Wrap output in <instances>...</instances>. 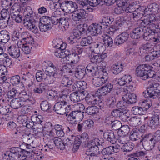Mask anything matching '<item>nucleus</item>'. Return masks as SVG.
Returning a JSON list of instances; mask_svg holds the SVG:
<instances>
[{
	"mask_svg": "<svg viewBox=\"0 0 160 160\" xmlns=\"http://www.w3.org/2000/svg\"><path fill=\"white\" fill-rule=\"evenodd\" d=\"M141 35L145 40H152L155 44L160 42V32L158 28H149L141 26Z\"/></svg>",
	"mask_w": 160,
	"mask_h": 160,
	"instance_id": "nucleus-1",
	"label": "nucleus"
},
{
	"mask_svg": "<svg viewBox=\"0 0 160 160\" xmlns=\"http://www.w3.org/2000/svg\"><path fill=\"white\" fill-rule=\"evenodd\" d=\"M25 18L23 24L27 29L34 33L38 32V29L35 25L36 21L34 18L33 12L30 7L25 8L24 10Z\"/></svg>",
	"mask_w": 160,
	"mask_h": 160,
	"instance_id": "nucleus-2",
	"label": "nucleus"
},
{
	"mask_svg": "<svg viewBox=\"0 0 160 160\" xmlns=\"http://www.w3.org/2000/svg\"><path fill=\"white\" fill-rule=\"evenodd\" d=\"M24 149H22L18 147L11 148L9 151H6L3 156L8 160H18L23 154Z\"/></svg>",
	"mask_w": 160,
	"mask_h": 160,
	"instance_id": "nucleus-3",
	"label": "nucleus"
},
{
	"mask_svg": "<svg viewBox=\"0 0 160 160\" xmlns=\"http://www.w3.org/2000/svg\"><path fill=\"white\" fill-rule=\"evenodd\" d=\"M145 97L156 98L160 94V84L158 83H152L147 88L146 91L143 92Z\"/></svg>",
	"mask_w": 160,
	"mask_h": 160,
	"instance_id": "nucleus-4",
	"label": "nucleus"
},
{
	"mask_svg": "<svg viewBox=\"0 0 160 160\" xmlns=\"http://www.w3.org/2000/svg\"><path fill=\"white\" fill-rule=\"evenodd\" d=\"M139 143L142 145L145 149L148 150L154 147L155 142L153 138H149V134H145L142 136Z\"/></svg>",
	"mask_w": 160,
	"mask_h": 160,
	"instance_id": "nucleus-5",
	"label": "nucleus"
},
{
	"mask_svg": "<svg viewBox=\"0 0 160 160\" xmlns=\"http://www.w3.org/2000/svg\"><path fill=\"white\" fill-rule=\"evenodd\" d=\"M61 8L62 11L66 13H71L77 9L78 6L75 3L71 1H66L60 2Z\"/></svg>",
	"mask_w": 160,
	"mask_h": 160,
	"instance_id": "nucleus-6",
	"label": "nucleus"
},
{
	"mask_svg": "<svg viewBox=\"0 0 160 160\" xmlns=\"http://www.w3.org/2000/svg\"><path fill=\"white\" fill-rule=\"evenodd\" d=\"M146 12H145V7L144 6H139L134 11L132 14L133 18L134 20L137 22V24L140 26V23L139 21L142 20L141 18L142 16L145 14Z\"/></svg>",
	"mask_w": 160,
	"mask_h": 160,
	"instance_id": "nucleus-7",
	"label": "nucleus"
},
{
	"mask_svg": "<svg viewBox=\"0 0 160 160\" xmlns=\"http://www.w3.org/2000/svg\"><path fill=\"white\" fill-rule=\"evenodd\" d=\"M148 67L149 68V65L147 64H142L138 66L136 69L137 76L140 77L143 80H146V73L148 70Z\"/></svg>",
	"mask_w": 160,
	"mask_h": 160,
	"instance_id": "nucleus-8",
	"label": "nucleus"
},
{
	"mask_svg": "<svg viewBox=\"0 0 160 160\" xmlns=\"http://www.w3.org/2000/svg\"><path fill=\"white\" fill-rule=\"evenodd\" d=\"M160 116V112H154L151 119L147 123V125L152 129L157 128L159 126Z\"/></svg>",
	"mask_w": 160,
	"mask_h": 160,
	"instance_id": "nucleus-9",
	"label": "nucleus"
},
{
	"mask_svg": "<svg viewBox=\"0 0 160 160\" xmlns=\"http://www.w3.org/2000/svg\"><path fill=\"white\" fill-rule=\"evenodd\" d=\"M144 127V126H142L139 129H133L131 132L130 134L129 138L131 140L136 141L142 138V136L143 135H140L139 132H145V130L143 128Z\"/></svg>",
	"mask_w": 160,
	"mask_h": 160,
	"instance_id": "nucleus-10",
	"label": "nucleus"
},
{
	"mask_svg": "<svg viewBox=\"0 0 160 160\" xmlns=\"http://www.w3.org/2000/svg\"><path fill=\"white\" fill-rule=\"evenodd\" d=\"M88 30L91 35L96 36L101 34L103 29L102 25L100 24H92L89 26Z\"/></svg>",
	"mask_w": 160,
	"mask_h": 160,
	"instance_id": "nucleus-11",
	"label": "nucleus"
},
{
	"mask_svg": "<svg viewBox=\"0 0 160 160\" xmlns=\"http://www.w3.org/2000/svg\"><path fill=\"white\" fill-rule=\"evenodd\" d=\"M113 85L111 83H107V84L101 87L96 92V94L99 97L100 96H104L110 93L113 89Z\"/></svg>",
	"mask_w": 160,
	"mask_h": 160,
	"instance_id": "nucleus-12",
	"label": "nucleus"
},
{
	"mask_svg": "<svg viewBox=\"0 0 160 160\" xmlns=\"http://www.w3.org/2000/svg\"><path fill=\"white\" fill-rule=\"evenodd\" d=\"M90 48L91 52L97 54H99L104 50L103 43L98 42H93Z\"/></svg>",
	"mask_w": 160,
	"mask_h": 160,
	"instance_id": "nucleus-13",
	"label": "nucleus"
},
{
	"mask_svg": "<svg viewBox=\"0 0 160 160\" xmlns=\"http://www.w3.org/2000/svg\"><path fill=\"white\" fill-rule=\"evenodd\" d=\"M93 125V122L92 120H86L78 125L77 129L79 132H82L88 130L92 128Z\"/></svg>",
	"mask_w": 160,
	"mask_h": 160,
	"instance_id": "nucleus-14",
	"label": "nucleus"
},
{
	"mask_svg": "<svg viewBox=\"0 0 160 160\" xmlns=\"http://www.w3.org/2000/svg\"><path fill=\"white\" fill-rule=\"evenodd\" d=\"M43 70H45L46 75H56L57 68L53 63H50L48 66L46 63H43L42 65Z\"/></svg>",
	"mask_w": 160,
	"mask_h": 160,
	"instance_id": "nucleus-15",
	"label": "nucleus"
},
{
	"mask_svg": "<svg viewBox=\"0 0 160 160\" xmlns=\"http://www.w3.org/2000/svg\"><path fill=\"white\" fill-rule=\"evenodd\" d=\"M85 91L75 92L72 93L70 95V100L73 102H78L84 99L85 98Z\"/></svg>",
	"mask_w": 160,
	"mask_h": 160,
	"instance_id": "nucleus-16",
	"label": "nucleus"
},
{
	"mask_svg": "<svg viewBox=\"0 0 160 160\" xmlns=\"http://www.w3.org/2000/svg\"><path fill=\"white\" fill-rule=\"evenodd\" d=\"M7 50L10 55L13 58H18L20 56V50L18 47L12 45L8 47Z\"/></svg>",
	"mask_w": 160,
	"mask_h": 160,
	"instance_id": "nucleus-17",
	"label": "nucleus"
},
{
	"mask_svg": "<svg viewBox=\"0 0 160 160\" xmlns=\"http://www.w3.org/2000/svg\"><path fill=\"white\" fill-rule=\"evenodd\" d=\"M67 102H58L54 106V110L58 114L63 115L65 114V106L67 105Z\"/></svg>",
	"mask_w": 160,
	"mask_h": 160,
	"instance_id": "nucleus-18",
	"label": "nucleus"
},
{
	"mask_svg": "<svg viewBox=\"0 0 160 160\" xmlns=\"http://www.w3.org/2000/svg\"><path fill=\"white\" fill-rule=\"evenodd\" d=\"M122 3L125 8V9H123L124 12L127 13L133 12L135 10H136L140 5H137L138 4H139V2L137 3L136 1L133 2L132 3L128 5V6L127 3L125 2H122Z\"/></svg>",
	"mask_w": 160,
	"mask_h": 160,
	"instance_id": "nucleus-19",
	"label": "nucleus"
},
{
	"mask_svg": "<svg viewBox=\"0 0 160 160\" xmlns=\"http://www.w3.org/2000/svg\"><path fill=\"white\" fill-rule=\"evenodd\" d=\"M22 80H24L26 84L29 87L32 86L33 84L34 80V76L29 72H27L26 73L23 74V76L22 77Z\"/></svg>",
	"mask_w": 160,
	"mask_h": 160,
	"instance_id": "nucleus-20",
	"label": "nucleus"
},
{
	"mask_svg": "<svg viewBox=\"0 0 160 160\" xmlns=\"http://www.w3.org/2000/svg\"><path fill=\"white\" fill-rule=\"evenodd\" d=\"M129 34L126 32H123L115 39L114 43L117 45L122 44L128 39Z\"/></svg>",
	"mask_w": 160,
	"mask_h": 160,
	"instance_id": "nucleus-21",
	"label": "nucleus"
},
{
	"mask_svg": "<svg viewBox=\"0 0 160 160\" xmlns=\"http://www.w3.org/2000/svg\"><path fill=\"white\" fill-rule=\"evenodd\" d=\"M87 92L85 91V98L88 104H95L98 102V101H99L100 97L98 96H97V94H96V93L95 95H88V96H87Z\"/></svg>",
	"mask_w": 160,
	"mask_h": 160,
	"instance_id": "nucleus-22",
	"label": "nucleus"
},
{
	"mask_svg": "<svg viewBox=\"0 0 160 160\" xmlns=\"http://www.w3.org/2000/svg\"><path fill=\"white\" fill-rule=\"evenodd\" d=\"M82 115L81 112L78 111L72 112L68 115V117H70V123L72 124H76V120L81 119Z\"/></svg>",
	"mask_w": 160,
	"mask_h": 160,
	"instance_id": "nucleus-23",
	"label": "nucleus"
},
{
	"mask_svg": "<svg viewBox=\"0 0 160 160\" xmlns=\"http://www.w3.org/2000/svg\"><path fill=\"white\" fill-rule=\"evenodd\" d=\"M88 5L93 7H96L99 4L103 5L106 4L107 5L110 6L112 4L111 0H88Z\"/></svg>",
	"mask_w": 160,
	"mask_h": 160,
	"instance_id": "nucleus-24",
	"label": "nucleus"
},
{
	"mask_svg": "<svg viewBox=\"0 0 160 160\" xmlns=\"http://www.w3.org/2000/svg\"><path fill=\"white\" fill-rule=\"evenodd\" d=\"M124 76L126 86V88L124 89L126 90L128 92H130L134 90V83L132 82V78L130 75H124Z\"/></svg>",
	"mask_w": 160,
	"mask_h": 160,
	"instance_id": "nucleus-25",
	"label": "nucleus"
},
{
	"mask_svg": "<svg viewBox=\"0 0 160 160\" xmlns=\"http://www.w3.org/2000/svg\"><path fill=\"white\" fill-rule=\"evenodd\" d=\"M103 136L105 139L112 144H115L117 141V139L112 131L108 130L105 131L103 133Z\"/></svg>",
	"mask_w": 160,
	"mask_h": 160,
	"instance_id": "nucleus-26",
	"label": "nucleus"
},
{
	"mask_svg": "<svg viewBox=\"0 0 160 160\" xmlns=\"http://www.w3.org/2000/svg\"><path fill=\"white\" fill-rule=\"evenodd\" d=\"M122 98L124 100H126L128 105L135 103L137 100L136 95L133 93L126 94Z\"/></svg>",
	"mask_w": 160,
	"mask_h": 160,
	"instance_id": "nucleus-27",
	"label": "nucleus"
},
{
	"mask_svg": "<svg viewBox=\"0 0 160 160\" xmlns=\"http://www.w3.org/2000/svg\"><path fill=\"white\" fill-rule=\"evenodd\" d=\"M154 50V46L150 43H147L144 44L140 48V53L142 54V52H152Z\"/></svg>",
	"mask_w": 160,
	"mask_h": 160,
	"instance_id": "nucleus-28",
	"label": "nucleus"
},
{
	"mask_svg": "<svg viewBox=\"0 0 160 160\" xmlns=\"http://www.w3.org/2000/svg\"><path fill=\"white\" fill-rule=\"evenodd\" d=\"M150 12H146L145 14H146L148 17V19H149V21L152 24L154 28H158V27L156 24L157 22L160 21V17L159 16L156 17L154 14H151L149 13Z\"/></svg>",
	"mask_w": 160,
	"mask_h": 160,
	"instance_id": "nucleus-29",
	"label": "nucleus"
},
{
	"mask_svg": "<svg viewBox=\"0 0 160 160\" xmlns=\"http://www.w3.org/2000/svg\"><path fill=\"white\" fill-rule=\"evenodd\" d=\"M66 59L71 63L76 64L79 61V56L77 53L72 51V53L68 54Z\"/></svg>",
	"mask_w": 160,
	"mask_h": 160,
	"instance_id": "nucleus-30",
	"label": "nucleus"
},
{
	"mask_svg": "<svg viewBox=\"0 0 160 160\" xmlns=\"http://www.w3.org/2000/svg\"><path fill=\"white\" fill-rule=\"evenodd\" d=\"M9 32L6 30H2L0 32V42L6 43L10 39Z\"/></svg>",
	"mask_w": 160,
	"mask_h": 160,
	"instance_id": "nucleus-31",
	"label": "nucleus"
},
{
	"mask_svg": "<svg viewBox=\"0 0 160 160\" xmlns=\"http://www.w3.org/2000/svg\"><path fill=\"white\" fill-rule=\"evenodd\" d=\"M160 9V5L156 3H153L148 6L146 8L145 7V12H152L157 13L159 12Z\"/></svg>",
	"mask_w": 160,
	"mask_h": 160,
	"instance_id": "nucleus-32",
	"label": "nucleus"
},
{
	"mask_svg": "<svg viewBox=\"0 0 160 160\" xmlns=\"http://www.w3.org/2000/svg\"><path fill=\"white\" fill-rule=\"evenodd\" d=\"M11 106L14 109H18L23 106V102L20 98H15L12 100L10 102Z\"/></svg>",
	"mask_w": 160,
	"mask_h": 160,
	"instance_id": "nucleus-33",
	"label": "nucleus"
},
{
	"mask_svg": "<svg viewBox=\"0 0 160 160\" xmlns=\"http://www.w3.org/2000/svg\"><path fill=\"white\" fill-rule=\"evenodd\" d=\"M86 72L84 68L81 69L79 67L76 68L75 69V76L76 78L79 79H82L85 75Z\"/></svg>",
	"mask_w": 160,
	"mask_h": 160,
	"instance_id": "nucleus-34",
	"label": "nucleus"
},
{
	"mask_svg": "<svg viewBox=\"0 0 160 160\" xmlns=\"http://www.w3.org/2000/svg\"><path fill=\"white\" fill-rule=\"evenodd\" d=\"M89 139V136L87 133L83 132L79 137L76 138V141H78L76 143H78L77 148H79L80 145L82 143L86 142V140Z\"/></svg>",
	"mask_w": 160,
	"mask_h": 160,
	"instance_id": "nucleus-35",
	"label": "nucleus"
},
{
	"mask_svg": "<svg viewBox=\"0 0 160 160\" xmlns=\"http://www.w3.org/2000/svg\"><path fill=\"white\" fill-rule=\"evenodd\" d=\"M53 127L57 136L61 137L64 136L65 133L63 131L64 128L62 126L56 124Z\"/></svg>",
	"mask_w": 160,
	"mask_h": 160,
	"instance_id": "nucleus-36",
	"label": "nucleus"
},
{
	"mask_svg": "<svg viewBox=\"0 0 160 160\" xmlns=\"http://www.w3.org/2000/svg\"><path fill=\"white\" fill-rule=\"evenodd\" d=\"M141 26L135 28L131 33V38L134 39H138L141 36Z\"/></svg>",
	"mask_w": 160,
	"mask_h": 160,
	"instance_id": "nucleus-37",
	"label": "nucleus"
},
{
	"mask_svg": "<svg viewBox=\"0 0 160 160\" xmlns=\"http://www.w3.org/2000/svg\"><path fill=\"white\" fill-rule=\"evenodd\" d=\"M21 112H24L22 114L19 115L17 120L19 123L22 124L23 126H25V124L27 122V121L28 120V118L27 115L24 114L25 113L24 110L22 109Z\"/></svg>",
	"mask_w": 160,
	"mask_h": 160,
	"instance_id": "nucleus-38",
	"label": "nucleus"
},
{
	"mask_svg": "<svg viewBox=\"0 0 160 160\" xmlns=\"http://www.w3.org/2000/svg\"><path fill=\"white\" fill-rule=\"evenodd\" d=\"M77 137L74 135H72L69 136V137L66 140L67 142H69L71 144H73V148L77 150L78 148H77V145L78 143H76L78 141H76V138Z\"/></svg>",
	"mask_w": 160,
	"mask_h": 160,
	"instance_id": "nucleus-39",
	"label": "nucleus"
},
{
	"mask_svg": "<svg viewBox=\"0 0 160 160\" xmlns=\"http://www.w3.org/2000/svg\"><path fill=\"white\" fill-rule=\"evenodd\" d=\"M134 144L129 142L124 144L121 148L122 150L124 152H128L132 151L134 147Z\"/></svg>",
	"mask_w": 160,
	"mask_h": 160,
	"instance_id": "nucleus-40",
	"label": "nucleus"
},
{
	"mask_svg": "<svg viewBox=\"0 0 160 160\" xmlns=\"http://www.w3.org/2000/svg\"><path fill=\"white\" fill-rule=\"evenodd\" d=\"M92 42V37L90 36H88L81 39L80 44L82 46H86L90 44L91 45L93 43Z\"/></svg>",
	"mask_w": 160,
	"mask_h": 160,
	"instance_id": "nucleus-41",
	"label": "nucleus"
},
{
	"mask_svg": "<svg viewBox=\"0 0 160 160\" xmlns=\"http://www.w3.org/2000/svg\"><path fill=\"white\" fill-rule=\"evenodd\" d=\"M85 29L83 28H81L80 30L74 29L73 30V34L71 35L78 39L85 32Z\"/></svg>",
	"mask_w": 160,
	"mask_h": 160,
	"instance_id": "nucleus-42",
	"label": "nucleus"
},
{
	"mask_svg": "<svg viewBox=\"0 0 160 160\" xmlns=\"http://www.w3.org/2000/svg\"><path fill=\"white\" fill-rule=\"evenodd\" d=\"M43 71L44 72L42 71L38 70L36 74V78L37 81L40 82L43 80L45 81L47 75L45 73L44 70Z\"/></svg>",
	"mask_w": 160,
	"mask_h": 160,
	"instance_id": "nucleus-43",
	"label": "nucleus"
},
{
	"mask_svg": "<svg viewBox=\"0 0 160 160\" xmlns=\"http://www.w3.org/2000/svg\"><path fill=\"white\" fill-rule=\"evenodd\" d=\"M123 67V65L122 64L118 63L113 65L112 69L113 73L115 74H118L122 71Z\"/></svg>",
	"mask_w": 160,
	"mask_h": 160,
	"instance_id": "nucleus-44",
	"label": "nucleus"
},
{
	"mask_svg": "<svg viewBox=\"0 0 160 160\" xmlns=\"http://www.w3.org/2000/svg\"><path fill=\"white\" fill-rule=\"evenodd\" d=\"M112 148L110 146L108 147L104 148L100 153L102 157L104 159H106L108 158V156L111 154L112 153Z\"/></svg>",
	"mask_w": 160,
	"mask_h": 160,
	"instance_id": "nucleus-45",
	"label": "nucleus"
},
{
	"mask_svg": "<svg viewBox=\"0 0 160 160\" xmlns=\"http://www.w3.org/2000/svg\"><path fill=\"white\" fill-rule=\"evenodd\" d=\"M86 112L88 115L95 114L98 112V108L95 106H89L86 108Z\"/></svg>",
	"mask_w": 160,
	"mask_h": 160,
	"instance_id": "nucleus-46",
	"label": "nucleus"
},
{
	"mask_svg": "<svg viewBox=\"0 0 160 160\" xmlns=\"http://www.w3.org/2000/svg\"><path fill=\"white\" fill-rule=\"evenodd\" d=\"M32 135L30 133H25L22 136V139L25 143H32L33 142V138L31 137Z\"/></svg>",
	"mask_w": 160,
	"mask_h": 160,
	"instance_id": "nucleus-47",
	"label": "nucleus"
},
{
	"mask_svg": "<svg viewBox=\"0 0 160 160\" xmlns=\"http://www.w3.org/2000/svg\"><path fill=\"white\" fill-rule=\"evenodd\" d=\"M51 107V104L47 101H42L40 104L41 109L44 111L50 112Z\"/></svg>",
	"mask_w": 160,
	"mask_h": 160,
	"instance_id": "nucleus-48",
	"label": "nucleus"
},
{
	"mask_svg": "<svg viewBox=\"0 0 160 160\" xmlns=\"http://www.w3.org/2000/svg\"><path fill=\"white\" fill-rule=\"evenodd\" d=\"M139 22L140 23V26H145L149 25V28H154L152 24L151 23L150 21H149V19L146 14L144 20L139 21Z\"/></svg>",
	"mask_w": 160,
	"mask_h": 160,
	"instance_id": "nucleus-49",
	"label": "nucleus"
},
{
	"mask_svg": "<svg viewBox=\"0 0 160 160\" xmlns=\"http://www.w3.org/2000/svg\"><path fill=\"white\" fill-rule=\"evenodd\" d=\"M99 153V147L97 146L93 148H91L90 149H88L87 150L86 154L90 156L93 155H96Z\"/></svg>",
	"mask_w": 160,
	"mask_h": 160,
	"instance_id": "nucleus-50",
	"label": "nucleus"
},
{
	"mask_svg": "<svg viewBox=\"0 0 160 160\" xmlns=\"http://www.w3.org/2000/svg\"><path fill=\"white\" fill-rule=\"evenodd\" d=\"M70 20L69 19L68 16L66 15V17L65 18H59V24H61L65 29V30H67L69 27V24L68 20Z\"/></svg>",
	"mask_w": 160,
	"mask_h": 160,
	"instance_id": "nucleus-51",
	"label": "nucleus"
},
{
	"mask_svg": "<svg viewBox=\"0 0 160 160\" xmlns=\"http://www.w3.org/2000/svg\"><path fill=\"white\" fill-rule=\"evenodd\" d=\"M78 39L76 38L71 35L68 39V42L71 45H72L71 48L72 49V47H76V48H78Z\"/></svg>",
	"mask_w": 160,
	"mask_h": 160,
	"instance_id": "nucleus-52",
	"label": "nucleus"
},
{
	"mask_svg": "<svg viewBox=\"0 0 160 160\" xmlns=\"http://www.w3.org/2000/svg\"><path fill=\"white\" fill-rule=\"evenodd\" d=\"M12 108L9 106H3L0 108V114L2 115H8L11 112Z\"/></svg>",
	"mask_w": 160,
	"mask_h": 160,
	"instance_id": "nucleus-53",
	"label": "nucleus"
},
{
	"mask_svg": "<svg viewBox=\"0 0 160 160\" xmlns=\"http://www.w3.org/2000/svg\"><path fill=\"white\" fill-rule=\"evenodd\" d=\"M108 101V106L109 108L112 109L117 107V103L116 99L113 97L107 99Z\"/></svg>",
	"mask_w": 160,
	"mask_h": 160,
	"instance_id": "nucleus-54",
	"label": "nucleus"
},
{
	"mask_svg": "<svg viewBox=\"0 0 160 160\" xmlns=\"http://www.w3.org/2000/svg\"><path fill=\"white\" fill-rule=\"evenodd\" d=\"M39 23L48 25L51 26V21L50 20V18L47 16H43L40 19Z\"/></svg>",
	"mask_w": 160,
	"mask_h": 160,
	"instance_id": "nucleus-55",
	"label": "nucleus"
},
{
	"mask_svg": "<svg viewBox=\"0 0 160 160\" xmlns=\"http://www.w3.org/2000/svg\"><path fill=\"white\" fill-rule=\"evenodd\" d=\"M110 126L113 130L119 131L122 126V124L120 121L115 119Z\"/></svg>",
	"mask_w": 160,
	"mask_h": 160,
	"instance_id": "nucleus-56",
	"label": "nucleus"
},
{
	"mask_svg": "<svg viewBox=\"0 0 160 160\" xmlns=\"http://www.w3.org/2000/svg\"><path fill=\"white\" fill-rule=\"evenodd\" d=\"M130 128L128 125H122L121 128L118 131V133L120 134H121L123 136L127 134L130 131Z\"/></svg>",
	"mask_w": 160,
	"mask_h": 160,
	"instance_id": "nucleus-57",
	"label": "nucleus"
},
{
	"mask_svg": "<svg viewBox=\"0 0 160 160\" xmlns=\"http://www.w3.org/2000/svg\"><path fill=\"white\" fill-rule=\"evenodd\" d=\"M66 52V51H63L61 50L57 49L54 52V54L57 57L62 58H66L68 54H67V52Z\"/></svg>",
	"mask_w": 160,
	"mask_h": 160,
	"instance_id": "nucleus-58",
	"label": "nucleus"
},
{
	"mask_svg": "<svg viewBox=\"0 0 160 160\" xmlns=\"http://www.w3.org/2000/svg\"><path fill=\"white\" fill-rule=\"evenodd\" d=\"M113 20V18L112 17L108 16L104 17L102 18V22L101 24L102 25L108 26L109 25L112 24Z\"/></svg>",
	"mask_w": 160,
	"mask_h": 160,
	"instance_id": "nucleus-59",
	"label": "nucleus"
},
{
	"mask_svg": "<svg viewBox=\"0 0 160 160\" xmlns=\"http://www.w3.org/2000/svg\"><path fill=\"white\" fill-rule=\"evenodd\" d=\"M72 84V81H70L69 78L67 77H63L61 81V84L60 87H68L69 85H71Z\"/></svg>",
	"mask_w": 160,
	"mask_h": 160,
	"instance_id": "nucleus-60",
	"label": "nucleus"
},
{
	"mask_svg": "<svg viewBox=\"0 0 160 160\" xmlns=\"http://www.w3.org/2000/svg\"><path fill=\"white\" fill-rule=\"evenodd\" d=\"M119 1H116L115 2H117V3L119 4L118 6H117L114 9V12L116 14H119L122 13L124 12L123 11V9H125L124 7H123V5L122 4V3H121V4L120 3H118V2ZM122 2H121L122 3Z\"/></svg>",
	"mask_w": 160,
	"mask_h": 160,
	"instance_id": "nucleus-61",
	"label": "nucleus"
},
{
	"mask_svg": "<svg viewBox=\"0 0 160 160\" xmlns=\"http://www.w3.org/2000/svg\"><path fill=\"white\" fill-rule=\"evenodd\" d=\"M103 37V41L104 44L108 47H111L113 43L112 39L107 35H106L105 37V35Z\"/></svg>",
	"mask_w": 160,
	"mask_h": 160,
	"instance_id": "nucleus-62",
	"label": "nucleus"
},
{
	"mask_svg": "<svg viewBox=\"0 0 160 160\" xmlns=\"http://www.w3.org/2000/svg\"><path fill=\"white\" fill-rule=\"evenodd\" d=\"M76 13H77L78 17L79 18L80 21L82 19H84L86 18V11L84 9L76 10Z\"/></svg>",
	"mask_w": 160,
	"mask_h": 160,
	"instance_id": "nucleus-63",
	"label": "nucleus"
},
{
	"mask_svg": "<svg viewBox=\"0 0 160 160\" xmlns=\"http://www.w3.org/2000/svg\"><path fill=\"white\" fill-rule=\"evenodd\" d=\"M126 100L120 101L117 103V108L121 110L126 109L125 108L128 106V104L126 102Z\"/></svg>",
	"mask_w": 160,
	"mask_h": 160,
	"instance_id": "nucleus-64",
	"label": "nucleus"
}]
</instances>
